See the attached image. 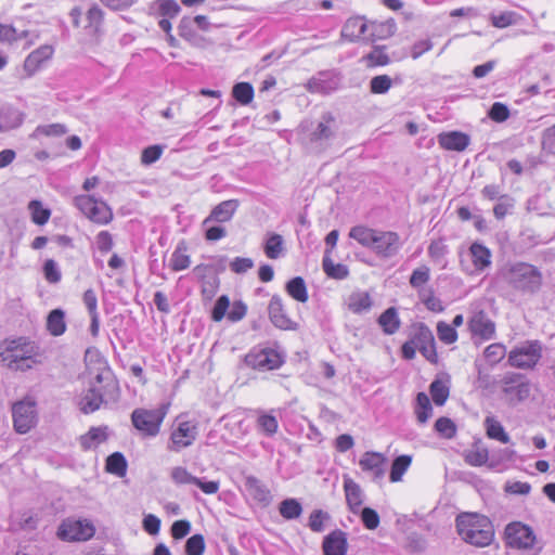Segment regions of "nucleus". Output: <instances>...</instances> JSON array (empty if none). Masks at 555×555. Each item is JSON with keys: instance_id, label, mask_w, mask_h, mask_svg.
Instances as JSON below:
<instances>
[{"instance_id": "nucleus-1", "label": "nucleus", "mask_w": 555, "mask_h": 555, "mask_svg": "<svg viewBox=\"0 0 555 555\" xmlns=\"http://www.w3.org/2000/svg\"><path fill=\"white\" fill-rule=\"evenodd\" d=\"M95 364L96 366L94 367H88L89 374L93 375V380L80 401V410L85 414L99 410L104 397H116L119 392L118 380L115 378L106 361L98 358Z\"/></svg>"}, {"instance_id": "nucleus-2", "label": "nucleus", "mask_w": 555, "mask_h": 555, "mask_svg": "<svg viewBox=\"0 0 555 555\" xmlns=\"http://www.w3.org/2000/svg\"><path fill=\"white\" fill-rule=\"evenodd\" d=\"M0 359L12 371H28L40 361V348L27 337L5 339L0 346Z\"/></svg>"}, {"instance_id": "nucleus-3", "label": "nucleus", "mask_w": 555, "mask_h": 555, "mask_svg": "<svg viewBox=\"0 0 555 555\" xmlns=\"http://www.w3.org/2000/svg\"><path fill=\"white\" fill-rule=\"evenodd\" d=\"M461 539L474 546L486 547L494 540V526L491 519L478 513H461L455 519Z\"/></svg>"}, {"instance_id": "nucleus-4", "label": "nucleus", "mask_w": 555, "mask_h": 555, "mask_svg": "<svg viewBox=\"0 0 555 555\" xmlns=\"http://www.w3.org/2000/svg\"><path fill=\"white\" fill-rule=\"evenodd\" d=\"M417 350L428 362L438 364L439 356L434 334L424 323L412 326L410 338L401 346V357L404 360H413Z\"/></svg>"}, {"instance_id": "nucleus-5", "label": "nucleus", "mask_w": 555, "mask_h": 555, "mask_svg": "<svg viewBox=\"0 0 555 555\" xmlns=\"http://www.w3.org/2000/svg\"><path fill=\"white\" fill-rule=\"evenodd\" d=\"M506 547L533 552L539 554L542 551L533 529L521 521H512L506 525L503 533Z\"/></svg>"}, {"instance_id": "nucleus-6", "label": "nucleus", "mask_w": 555, "mask_h": 555, "mask_svg": "<svg viewBox=\"0 0 555 555\" xmlns=\"http://www.w3.org/2000/svg\"><path fill=\"white\" fill-rule=\"evenodd\" d=\"M508 283L521 292L534 293L542 286V273L533 264L516 262L506 270Z\"/></svg>"}, {"instance_id": "nucleus-7", "label": "nucleus", "mask_w": 555, "mask_h": 555, "mask_svg": "<svg viewBox=\"0 0 555 555\" xmlns=\"http://www.w3.org/2000/svg\"><path fill=\"white\" fill-rule=\"evenodd\" d=\"M168 410L169 404H162L156 409L137 408L131 413V423L143 436L155 437L160 433Z\"/></svg>"}, {"instance_id": "nucleus-8", "label": "nucleus", "mask_w": 555, "mask_h": 555, "mask_svg": "<svg viewBox=\"0 0 555 555\" xmlns=\"http://www.w3.org/2000/svg\"><path fill=\"white\" fill-rule=\"evenodd\" d=\"M74 206L92 223L107 225L114 219L112 207L91 194H79L73 199Z\"/></svg>"}, {"instance_id": "nucleus-9", "label": "nucleus", "mask_w": 555, "mask_h": 555, "mask_svg": "<svg viewBox=\"0 0 555 555\" xmlns=\"http://www.w3.org/2000/svg\"><path fill=\"white\" fill-rule=\"evenodd\" d=\"M542 350L539 340H528L508 352V365L519 370H532L540 362Z\"/></svg>"}, {"instance_id": "nucleus-10", "label": "nucleus", "mask_w": 555, "mask_h": 555, "mask_svg": "<svg viewBox=\"0 0 555 555\" xmlns=\"http://www.w3.org/2000/svg\"><path fill=\"white\" fill-rule=\"evenodd\" d=\"M244 362L255 371L267 372L280 369L284 364L285 358L278 349L255 347L245 354Z\"/></svg>"}, {"instance_id": "nucleus-11", "label": "nucleus", "mask_w": 555, "mask_h": 555, "mask_svg": "<svg viewBox=\"0 0 555 555\" xmlns=\"http://www.w3.org/2000/svg\"><path fill=\"white\" fill-rule=\"evenodd\" d=\"M36 405V401L30 397H25L12 405L13 427L17 434H27L37 425Z\"/></svg>"}, {"instance_id": "nucleus-12", "label": "nucleus", "mask_w": 555, "mask_h": 555, "mask_svg": "<svg viewBox=\"0 0 555 555\" xmlns=\"http://www.w3.org/2000/svg\"><path fill=\"white\" fill-rule=\"evenodd\" d=\"M177 421V425L170 433L169 444V449L176 452L192 446L198 435V425L195 421L183 420L182 416H179Z\"/></svg>"}, {"instance_id": "nucleus-13", "label": "nucleus", "mask_w": 555, "mask_h": 555, "mask_svg": "<svg viewBox=\"0 0 555 555\" xmlns=\"http://www.w3.org/2000/svg\"><path fill=\"white\" fill-rule=\"evenodd\" d=\"M467 328L473 339L481 341L491 340L495 337L496 325L483 309L473 311L467 320Z\"/></svg>"}, {"instance_id": "nucleus-14", "label": "nucleus", "mask_w": 555, "mask_h": 555, "mask_svg": "<svg viewBox=\"0 0 555 555\" xmlns=\"http://www.w3.org/2000/svg\"><path fill=\"white\" fill-rule=\"evenodd\" d=\"M95 533L94 526L88 520L67 518L57 529V537L63 541H88Z\"/></svg>"}, {"instance_id": "nucleus-15", "label": "nucleus", "mask_w": 555, "mask_h": 555, "mask_svg": "<svg viewBox=\"0 0 555 555\" xmlns=\"http://www.w3.org/2000/svg\"><path fill=\"white\" fill-rule=\"evenodd\" d=\"M502 391L511 404L519 403L530 396V384L517 373L506 374L502 380Z\"/></svg>"}, {"instance_id": "nucleus-16", "label": "nucleus", "mask_w": 555, "mask_h": 555, "mask_svg": "<svg viewBox=\"0 0 555 555\" xmlns=\"http://www.w3.org/2000/svg\"><path fill=\"white\" fill-rule=\"evenodd\" d=\"M246 313L247 306L243 301L236 300L230 305L229 297L222 295L217 299L211 310V320L214 322H221L227 315L229 321L238 322L245 318Z\"/></svg>"}, {"instance_id": "nucleus-17", "label": "nucleus", "mask_w": 555, "mask_h": 555, "mask_svg": "<svg viewBox=\"0 0 555 555\" xmlns=\"http://www.w3.org/2000/svg\"><path fill=\"white\" fill-rule=\"evenodd\" d=\"M181 9L176 0H155L150 5V15L158 20L163 31L172 30L171 20L176 18Z\"/></svg>"}, {"instance_id": "nucleus-18", "label": "nucleus", "mask_w": 555, "mask_h": 555, "mask_svg": "<svg viewBox=\"0 0 555 555\" xmlns=\"http://www.w3.org/2000/svg\"><path fill=\"white\" fill-rule=\"evenodd\" d=\"M369 248L382 258L393 257L401 248L400 235L395 231L378 230Z\"/></svg>"}, {"instance_id": "nucleus-19", "label": "nucleus", "mask_w": 555, "mask_h": 555, "mask_svg": "<svg viewBox=\"0 0 555 555\" xmlns=\"http://www.w3.org/2000/svg\"><path fill=\"white\" fill-rule=\"evenodd\" d=\"M367 18L364 15H352L346 20L340 29V40L348 43L366 41Z\"/></svg>"}, {"instance_id": "nucleus-20", "label": "nucleus", "mask_w": 555, "mask_h": 555, "mask_svg": "<svg viewBox=\"0 0 555 555\" xmlns=\"http://www.w3.org/2000/svg\"><path fill=\"white\" fill-rule=\"evenodd\" d=\"M194 273L201 283V295L203 299L211 300L220 286V281L212 272L211 266L204 263L197 264L194 268Z\"/></svg>"}, {"instance_id": "nucleus-21", "label": "nucleus", "mask_w": 555, "mask_h": 555, "mask_svg": "<svg viewBox=\"0 0 555 555\" xmlns=\"http://www.w3.org/2000/svg\"><path fill=\"white\" fill-rule=\"evenodd\" d=\"M397 23L392 17L386 20H369L366 41L375 43L377 41L388 40L395 36Z\"/></svg>"}, {"instance_id": "nucleus-22", "label": "nucleus", "mask_w": 555, "mask_h": 555, "mask_svg": "<svg viewBox=\"0 0 555 555\" xmlns=\"http://www.w3.org/2000/svg\"><path fill=\"white\" fill-rule=\"evenodd\" d=\"M54 48L51 44H42L30 52L23 63V69L27 77L34 76L41 67L52 59Z\"/></svg>"}, {"instance_id": "nucleus-23", "label": "nucleus", "mask_w": 555, "mask_h": 555, "mask_svg": "<svg viewBox=\"0 0 555 555\" xmlns=\"http://www.w3.org/2000/svg\"><path fill=\"white\" fill-rule=\"evenodd\" d=\"M269 319L272 324L284 331L296 330V322L286 313L283 299L280 296H273L268 306Z\"/></svg>"}, {"instance_id": "nucleus-24", "label": "nucleus", "mask_w": 555, "mask_h": 555, "mask_svg": "<svg viewBox=\"0 0 555 555\" xmlns=\"http://www.w3.org/2000/svg\"><path fill=\"white\" fill-rule=\"evenodd\" d=\"M323 555H347L348 535L347 532L335 529L326 534L322 542Z\"/></svg>"}, {"instance_id": "nucleus-25", "label": "nucleus", "mask_w": 555, "mask_h": 555, "mask_svg": "<svg viewBox=\"0 0 555 555\" xmlns=\"http://www.w3.org/2000/svg\"><path fill=\"white\" fill-rule=\"evenodd\" d=\"M240 202L237 199H227L216 205L209 216L204 219L203 225L206 227L210 222L225 223L230 222L234 217Z\"/></svg>"}, {"instance_id": "nucleus-26", "label": "nucleus", "mask_w": 555, "mask_h": 555, "mask_svg": "<svg viewBox=\"0 0 555 555\" xmlns=\"http://www.w3.org/2000/svg\"><path fill=\"white\" fill-rule=\"evenodd\" d=\"M387 462L383 453L366 451L359 460V466L364 473L371 474L374 478H382L384 475V466Z\"/></svg>"}, {"instance_id": "nucleus-27", "label": "nucleus", "mask_w": 555, "mask_h": 555, "mask_svg": "<svg viewBox=\"0 0 555 555\" xmlns=\"http://www.w3.org/2000/svg\"><path fill=\"white\" fill-rule=\"evenodd\" d=\"M469 137L461 131L442 132L438 135V143L447 151L462 152L469 144Z\"/></svg>"}, {"instance_id": "nucleus-28", "label": "nucleus", "mask_w": 555, "mask_h": 555, "mask_svg": "<svg viewBox=\"0 0 555 555\" xmlns=\"http://www.w3.org/2000/svg\"><path fill=\"white\" fill-rule=\"evenodd\" d=\"M103 23V10L99 5L93 4L86 13V24L83 25L86 34L92 38L98 39L102 34Z\"/></svg>"}, {"instance_id": "nucleus-29", "label": "nucleus", "mask_w": 555, "mask_h": 555, "mask_svg": "<svg viewBox=\"0 0 555 555\" xmlns=\"http://www.w3.org/2000/svg\"><path fill=\"white\" fill-rule=\"evenodd\" d=\"M344 492L350 512L357 513L363 504L361 487L349 476H344Z\"/></svg>"}, {"instance_id": "nucleus-30", "label": "nucleus", "mask_w": 555, "mask_h": 555, "mask_svg": "<svg viewBox=\"0 0 555 555\" xmlns=\"http://www.w3.org/2000/svg\"><path fill=\"white\" fill-rule=\"evenodd\" d=\"M469 255L473 266L477 272H482L492 263L491 250L481 243L474 242L469 246Z\"/></svg>"}, {"instance_id": "nucleus-31", "label": "nucleus", "mask_w": 555, "mask_h": 555, "mask_svg": "<svg viewBox=\"0 0 555 555\" xmlns=\"http://www.w3.org/2000/svg\"><path fill=\"white\" fill-rule=\"evenodd\" d=\"M373 304L372 296L365 291L353 292L347 299L348 310L354 314L369 312L372 309Z\"/></svg>"}, {"instance_id": "nucleus-32", "label": "nucleus", "mask_w": 555, "mask_h": 555, "mask_svg": "<svg viewBox=\"0 0 555 555\" xmlns=\"http://www.w3.org/2000/svg\"><path fill=\"white\" fill-rule=\"evenodd\" d=\"M463 457L469 466L479 467L489 461V450L481 440H477L465 450Z\"/></svg>"}, {"instance_id": "nucleus-33", "label": "nucleus", "mask_w": 555, "mask_h": 555, "mask_svg": "<svg viewBox=\"0 0 555 555\" xmlns=\"http://www.w3.org/2000/svg\"><path fill=\"white\" fill-rule=\"evenodd\" d=\"M361 62L366 68L387 66L390 63L387 47L378 44L373 46L371 51L362 56Z\"/></svg>"}, {"instance_id": "nucleus-34", "label": "nucleus", "mask_w": 555, "mask_h": 555, "mask_svg": "<svg viewBox=\"0 0 555 555\" xmlns=\"http://www.w3.org/2000/svg\"><path fill=\"white\" fill-rule=\"evenodd\" d=\"M377 324L385 335H393L401 327V320L397 308L389 307L377 319Z\"/></svg>"}, {"instance_id": "nucleus-35", "label": "nucleus", "mask_w": 555, "mask_h": 555, "mask_svg": "<svg viewBox=\"0 0 555 555\" xmlns=\"http://www.w3.org/2000/svg\"><path fill=\"white\" fill-rule=\"evenodd\" d=\"M191 266L189 247L186 242L181 241L175 248L169 260V268L175 271H182Z\"/></svg>"}, {"instance_id": "nucleus-36", "label": "nucleus", "mask_w": 555, "mask_h": 555, "mask_svg": "<svg viewBox=\"0 0 555 555\" xmlns=\"http://www.w3.org/2000/svg\"><path fill=\"white\" fill-rule=\"evenodd\" d=\"M414 414L420 425H425L433 416V405L426 392H418L415 398Z\"/></svg>"}, {"instance_id": "nucleus-37", "label": "nucleus", "mask_w": 555, "mask_h": 555, "mask_svg": "<svg viewBox=\"0 0 555 555\" xmlns=\"http://www.w3.org/2000/svg\"><path fill=\"white\" fill-rule=\"evenodd\" d=\"M107 439L106 428L91 427L88 433L80 436L79 443L83 451L96 448Z\"/></svg>"}, {"instance_id": "nucleus-38", "label": "nucleus", "mask_w": 555, "mask_h": 555, "mask_svg": "<svg viewBox=\"0 0 555 555\" xmlns=\"http://www.w3.org/2000/svg\"><path fill=\"white\" fill-rule=\"evenodd\" d=\"M334 124L335 117L331 113L323 115L322 120L318 124L315 130L311 133L310 140L312 142H319L330 139L334 133Z\"/></svg>"}, {"instance_id": "nucleus-39", "label": "nucleus", "mask_w": 555, "mask_h": 555, "mask_svg": "<svg viewBox=\"0 0 555 555\" xmlns=\"http://www.w3.org/2000/svg\"><path fill=\"white\" fill-rule=\"evenodd\" d=\"M486 435L489 439L496 440L501 443H508L509 437L505 433L502 424L494 416L485 418Z\"/></svg>"}, {"instance_id": "nucleus-40", "label": "nucleus", "mask_w": 555, "mask_h": 555, "mask_svg": "<svg viewBox=\"0 0 555 555\" xmlns=\"http://www.w3.org/2000/svg\"><path fill=\"white\" fill-rule=\"evenodd\" d=\"M378 230L367 225H354L349 231V237L357 241L361 246L369 248Z\"/></svg>"}, {"instance_id": "nucleus-41", "label": "nucleus", "mask_w": 555, "mask_h": 555, "mask_svg": "<svg viewBox=\"0 0 555 555\" xmlns=\"http://www.w3.org/2000/svg\"><path fill=\"white\" fill-rule=\"evenodd\" d=\"M286 293L295 300L299 302L308 301V291L305 280L301 276H296L289 280L285 286Z\"/></svg>"}, {"instance_id": "nucleus-42", "label": "nucleus", "mask_w": 555, "mask_h": 555, "mask_svg": "<svg viewBox=\"0 0 555 555\" xmlns=\"http://www.w3.org/2000/svg\"><path fill=\"white\" fill-rule=\"evenodd\" d=\"M412 464V456L408 454L397 456L390 467L389 479L391 482L401 481L403 475Z\"/></svg>"}, {"instance_id": "nucleus-43", "label": "nucleus", "mask_w": 555, "mask_h": 555, "mask_svg": "<svg viewBox=\"0 0 555 555\" xmlns=\"http://www.w3.org/2000/svg\"><path fill=\"white\" fill-rule=\"evenodd\" d=\"M105 470L118 477H124L127 473V461L120 452H114L108 455L105 462Z\"/></svg>"}, {"instance_id": "nucleus-44", "label": "nucleus", "mask_w": 555, "mask_h": 555, "mask_svg": "<svg viewBox=\"0 0 555 555\" xmlns=\"http://www.w3.org/2000/svg\"><path fill=\"white\" fill-rule=\"evenodd\" d=\"M28 30H17L12 24L0 23V42L4 44H13L18 40L28 37Z\"/></svg>"}, {"instance_id": "nucleus-45", "label": "nucleus", "mask_w": 555, "mask_h": 555, "mask_svg": "<svg viewBox=\"0 0 555 555\" xmlns=\"http://www.w3.org/2000/svg\"><path fill=\"white\" fill-rule=\"evenodd\" d=\"M47 328L53 336L62 335L66 330L64 312L60 309L52 310L47 319Z\"/></svg>"}, {"instance_id": "nucleus-46", "label": "nucleus", "mask_w": 555, "mask_h": 555, "mask_svg": "<svg viewBox=\"0 0 555 555\" xmlns=\"http://www.w3.org/2000/svg\"><path fill=\"white\" fill-rule=\"evenodd\" d=\"M506 357V347L502 343H493L487 346L483 350L485 361L494 366Z\"/></svg>"}, {"instance_id": "nucleus-47", "label": "nucleus", "mask_w": 555, "mask_h": 555, "mask_svg": "<svg viewBox=\"0 0 555 555\" xmlns=\"http://www.w3.org/2000/svg\"><path fill=\"white\" fill-rule=\"evenodd\" d=\"M429 393L433 402L438 406H442L449 399L450 390L444 382L441 379H435L429 385Z\"/></svg>"}, {"instance_id": "nucleus-48", "label": "nucleus", "mask_w": 555, "mask_h": 555, "mask_svg": "<svg viewBox=\"0 0 555 555\" xmlns=\"http://www.w3.org/2000/svg\"><path fill=\"white\" fill-rule=\"evenodd\" d=\"M255 91L249 82H237L233 86L232 96L241 104L248 105L253 102Z\"/></svg>"}, {"instance_id": "nucleus-49", "label": "nucleus", "mask_w": 555, "mask_h": 555, "mask_svg": "<svg viewBox=\"0 0 555 555\" xmlns=\"http://www.w3.org/2000/svg\"><path fill=\"white\" fill-rule=\"evenodd\" d=\"M279 512L287 520L298 518L302 513V507L296 499H286L280 503Z\"/></svg>"}, {"instance_id": "nucleus-50", "label": "nucleus", "mask_w": 555, "mask_h": 555, "mask_svg": "<svg viewBox=\"0 0 555 555\" xmlns=\"http://www.w3.org/2000/svg\"><path fill=\"white\" fill-rule=\"evenodd\" d=\"M28 209L30 211L31 221L38 225L46 224L51 217L50 209L44 208L42 204L36 199L28 204Z\"/></svg>"}, {"instance_id": "nucleus-51", "label": "nucleus", "mask_w": 555, "mask_h": 555, "mask_svg": "<svg viewBox=\"0 0 555 555\" xmlns=\"http://www.w3.org/2000/svg\"><path fill=\"white\" fill-rule=\"evenodd\" d=\"M435 430L439 436L444 439H452L455 437L457 427L455 423L447 416H441L435 422Z\"/></svg>"}, {"instance_id": "nucleus-52", "label": "nucleus", "mask_w": 555, "mask_h": 555, "mask_svg": "<svg viewBox=\"0 0 555 555\" xmlns=\"http://www.w3.org/2000/svg\"><path fill=\"white\" fill-rule=\"evenodd\" d=\"M418 296L424 306L431 312L439 313L443 311L441 300L435 295L434 289L418 291Z\"/></svg>"}, {"instance_id": "nucleus-53", "label": "nucleus", "mask_w": 555, "mask_h": 555, "mask_svg": "<svg viewBox=\"0 0 555 555\" xmlns=\"http://www.w3.org/2000/svg\"><path fill=\"white\" fill-rule=\"evenodd\" d=\"M283 251V240L280 234H271L264 244V254L269 259H276Z\"/></svg>"}, {"instance_id": "nucleus-54", "label": "nucleus", "mask_w": 555, "mask_h": 555, "mask_svg": "<svg viewBox=\"0 0 555 555\" xmlns=\"http://www.w3.org/2000/svg\"><path fill=\"white\" fill-rule=\"evenodd\" d=\"M438 338L446 345H452L456 343L459 335L454 330V326L448 324L444 321H439L436 326Z\"/></svg>"}, {"instance_id": "nucleus-55", "label": "nucleus", "mask_w": 555, "mask_h": 555, "mask_svg": "<svg viewBox=\"0 0 555 555\" xmlns=\"http://www.w3.org/2000/svg\"><path fill=\"white\" fill-rule=\"evenodd\" d=\"M323 270L327 276L333 279H345L348 275V269L341 263H334L328 257L323 259Z\"/></svg>"}, {"instance_id": "nucleus-56", "label": "nucleus", "mask_w": 555, "mask_h": 555, "mask_svg": "<svg viewBox=\"0 0 555 555\" xmlns=\"http://www.w3.org/2000/svg\"><path fill=\"white\" fill-rule=\"evenodd\" d=\"M430 280V269L427 266H421L413 270L409 283L415 288L420 289Z\"/></svg>"}, {"instance_id": "nucleus-57", "label": "nucleus", "mask_w": 555, "mask_h": 555, "mask_svg": "<svg viewBox=\"0 0 555 555\" xmlns=\"http://www.w3.org/2000/svg\"><path fill=\"white\" fill-rule=\"evenodd\" d=\"M392 86V79L386 75H377L370 81V91L373 94H384L390 90Z\"/></svg>"}, {"instance_id": "nucleus-58", "label": "nucleus", "mask_w": 555, "mask_h": 555, "mask_svg": "<svg viewBox=\"0 0 555 555\" xmlns=\"http://www.w3.org/2000/svg\"><path fill=\"white\" fill-rule=\"evenodd\" d=\"M257 424L259 428L268 436H273L278 433L279 423L275 416L262 413L257 418Z\"/></svg>"}, {"instance_id": "nucleus-59", "label": "nucleus", "mask_w": 555, "mask_h": 555, "mask_svg": "<svg viewBox=\"0 0 555 555\" xmlns=\"http://www.w3.org/2000/svg\"><path fill=\"white\" fill-rule=\"evenodd\" d=\"M428 256L433 261H439L448 254V245L442 237L433 240L428 245Z\"/></svg>"}, {"instance_id": "nucleus-60", "label": "nucleus", "mask_w": 555, "mask_h": 555, "mask_svg": "<svg viewBox=\"0 0 555 555\" xmlns=\"http://www.w3.org/2000/svg\"><path fill=\"white\" fill-rule=\"evenodd\" d=\"M517 13L513 11H505L500 14H493L490 17L491 24L495 28H506L517 21Z\"/></svg>"}, {"instance_id": "nucleus-61", "label": "nucleus", "mask_w": 555, "mask_h": 555, "mask_svg": "<svg viewBox=\"0 0 555 555\" xmlns=\"http://www.w3.org/2000/svg\"><path fill=\"white\" fill-rule=\"evenodd\" d=\"M205 551V540L202 534H194L186 540V555H203Z\"/></svg>"}, {"instance_id": "nucleus-62", "label": "nucleus", "mask_w": 555, "mask_h": 555, "mask_svg": "<svg viewBox=\"0 0 555 555\" xmlns=\"http://www.w3.org/2000/svg\"><path fill=\"white\" fill-rule=\"evenodd\" d=\"M163 152L164 149L162 145H150L142 151L141 163L145 166L151 165L162 157Z\"/></svg>"}, {"instance_id": "nucleus-63", "label": "nucleus", "mask_w": 555, "mask_h": 555, "mask_svg": "<svg viewBox=\"0 0 555 555\" xmlns=\"http://www.w3.org/2000/svg\"><path fill=\"white\" fill-rule=\"evenodd\" d=\"M330 518L328 514L322 509L313 511L309 516V528L313 532H322L325 528L324 522Z\"/></svg>"}, {"instance_id": "nucleus-64", "label": "nucleus", "mask_w": 555, "mask_h": 555, "mask_svg": "<svg viewBox=\"0 0 555 555\" xmlns=\"http://www.w3.org/2000/svg\"><path fill=\"white\" fill-rule=\"evenodd\" d=\"M246 488L248 492L257 500H264L268 491L264 489V487L261 485L259 479H257L254 476H248L246 478Z\"/></svg>"}]
</instances>
